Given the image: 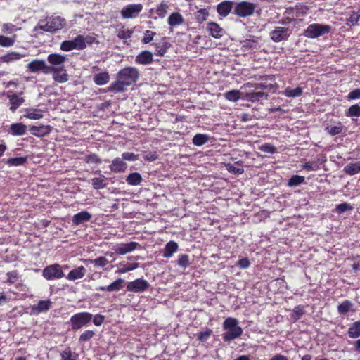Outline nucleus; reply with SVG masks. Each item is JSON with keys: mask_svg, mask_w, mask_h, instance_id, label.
Returning a JSON list of instances; mask_svg holds the SVG:
<instances>
[{"mask_svg": "<svg viewBox=\"0 0 360 360\" xmlns=\"http://www.w3.org/2000/svg\"><path fill=\"white\" fill-rule=\"evenodd\" d=\"M66 25V20L60 16H50L45 20H40L37 24V27L43 31L48 32H56L62 30Z\"/></svg>", "mask_w": 360, "mask_h": 360, "instance_id": "nucleus-1", "label": "nucleus"}, {"mask_svg": "<svg viewBox=\"0 0 360 360\" xmlns=\"http://www.w3.org/2000/svg\"><path fill=\"white\" fill-rule=\"evenodd\" d=\"M332 27L329 25L313 23L304 30L303 35L309 39H316L330 33Z\"/></svg>", "mask_w": 360, "mask_h": 360, "instance_id": "nucleus-2", "label": "nucleus"}, {"mask_svg": "<svg viewBox=\"0 0 360 360\" xmlns=\"http://www.w3.org/2000/svg\"><path fill=\"white\" fill-rule=\"evenodd\" d=\"M222 326L225 331L224 338H239L243 333V329L239 326L238 320L236 318H226L223 322Z\"/></svg>", "mask_w": 360, "mask_h": 360, "instance_id": "nucleus-3", "label": "nucleus"}, {"mask_svg": "<svg viewBox=\"0 0 360 360\" xmlns=\"http://www.w3.org/2000/svg\"><path fill=\"white\" fill-rule=\"evenodd\" d=\"M139 76V72L135 67L124 68L117 73V77L121 79V81L127 86L135 84L138 81Z\"/></svg>", "mask_w": 360, "mask_h": 360, "instance_id": "nucleus-4", "label": "nucleus"}, {"mask_svg": "<svg viewBox=\"0 0 360 360\" xmlns=\"http://www.w3.org/2000/svg\"><path fill=\"white\" fill-rule=\"evenodd\" d=\"M255 9L254 3L243 1L235 4L233 14L239 18H247L252 15Z\"/></svg>", "mask_w": 360, "mask_h": 360, "instance_id": "nucleus-5", "label": "nucleus"}, {"mask_svg": "<svg viewBox=\"0 0 360 360\" xmlns=\"http://www.w3.org/2000/svg\"><path fill=\"white\" fill-rule=\"evenodd\" d=\"M43 277L47 281L58 280L64 277L63 268L59 264L46 266L42 271Z\"/></svg>", "mask_w": 360, "mask_h": 360, "instance_id": "nucleus-6", "label": "nucleus"}, {"mask_svg": "<svg viewBox=\"0 0 360 360\" xmlns=\"http://www.w3.org/2000/svg\"><path fill=\"white\" fill-rule=\"evenodd\" d=\"M93 318V315L89 312H80L74 314L70 318V323L72 329L78 330L89 323Z\"/></svg>", "mask_w": 360, "mask_h": 360, "instance_id": "nucleus-7", "label": "nucleus"}, {"mask_svg": "<svg viewBox=\"0 0 360 360\" xmlns=\"http://www.w3.org/2000/svg\"><path fill=\"white\" fill-rule=\"evenodd\" d=\"M291 31L288 27L277 26L270 32L269 35L274 42L278 43L288 40Z\"/></svg>", "mask_w": 360, "mask_h": 360, "instance_id": "nucleus-8", "label": "nucleus"}, {"mask_svg": "<svg viewBox=\"0 0 360 360\" xmlns=\"http://www.w3.org/2000/svg\"><path fill=\"white\" fill-rule=\"evenodd\" d=\"M149 287L150 283L146 280L143 278H137L127 283V290L129 292L139 293L147 290Z\"/></svg>", "mask_w": 360, "mask_h": 360, "instance_id": "nucleus-9", "label": "nucleus"}, {"mask_svg": "<svg viewBox=\"0 0 360 360\" xmlns=\"http://www.w3.org/2000/svg\"><path fill=\"white\" fill-rule=\"evenodd\" d=\"M68 60L67 57L59 53H51L47 57V61L50 64L48 65L49 68V73L54 69H59L60 68H65L64 63Z\"/></svg>", "mask_w": 360, "mask_h": 360, "instance_id": "nucleus-10", "label": "nucleus"}, {"mask_svg": "<svg viewBox=\"0 0 360 360\" xmlns=\"http://www.w3.org/2000/svg\"><path fill=\"white\" fill-rule=\"evenodd\" d=\"M143 9L141 4H128L121 10V15L124 19L134 18L139 15Z\"/></svg>", "mask_w": 360, "mask_h": 360, "instance_id": "nucleus-11", "label": "nucleus"}, {"mask_svg": "<svg viewBox=\"0 0 360 360\" xmlns=\"http://www.w3.org/2000/svg\"><path fill=\"white\" fill-rule=\"evenodd\" d=\"M26 68L31 72H37L42 71L44 74L49 73V68L46 65V62L43 60H34L29 63Z\"/></svg>", "mask_w": 360, "mask_h": 360, "instance_id": "nucleus-12", "label": "nucleus"}, {"mask_svg": "<svg viewBox=\"0 0 360 360\" xmlns=\"http://www.w3.org/2000/svg\"><path fill=\"white\" fill-rule=\"evenodd\" d=\"M235 4L232 1H223L216 7L218 15L222 18H226L234 9Z\"/></svg>", "mask_w": 360, "mask_h": 360, "instance_id": "nucleus-13", "label": "nucleus"}, {"mask_svg": "<svg viewBox=\"0 0 360 360\" xmlns=\"http://www.w3.org/2000/svg\"><path fill=\"white\" fill-rule=\"evenodd\" d=\"M139 245V244L136 242L120 243L115 245L112 250L117 255H125L136 250Z\"/></svg>", "mask_w": 360, "mask_h": 360, "instance_id": "nucleus-14", "label": "nucleus"}, {"mask_svg": "<svg viewBox=\"0 0 360 360\" xmlns=\"http://www.w3.org/2000/svg\"><path fill=\"white\" fill-rule=\"evenodd\" d=\"M6 96L11 104L9 109L13 112H15V110L25 102V99L22 97L19 96L11 91H7Z\"/></svg>", "mask_w": 360, "mask_h": 360, "instance_id": "nucleus-15", "label": "nucleus"}, {"mask_svg": "<svg viewBox=\"0 0 360 360\" xmlns=\"http://www.w3.org/2000/svg\"><path fill=\"white\" fill-rule=\"evenodd\" d=\"M206 29L209 32L210 36L215 39H220L225 34L224 29L221 27L219 24L214 22H207Z\"/></svg>", "mask_w": 360, "mask_h": 360, "instance_id": "nucleus-16", "label": "nucleus"}, {"mask_svg": "<svg viewBox=\"0 0 360 360\" xmlns=\"http://www.w3.org/2000/svg\"><path fill=\"white\" fill-rule=\"evenodd\" d=\"M52 302L50 300H40L37 304L31 307V314L35 315L41 312L48 311L51 307Z\"/></svg>", "mask_w": 360, "mask_h": 360, "instance_id": "nucleus-17", "label": "nucleus"}, {"mask_svg": "<svg viewBox=\"0 0 360 360\" xmlns=\"http://www.w3.org/2000/svg\"><path fill=\"white\" fill-rule=\"evenodd\" d=\"M86 274V269L83 266H78L72 269L66 276V278L70 281L82 279Z\"/></svg>", "mask_w": 360, "mask_h": 360, "instance_id": "nucleus-18", "label": "nucleus"}, {"mask_svg": "<svg viewBox=\"0 0 360 360\" xmlns=\"http://www.w3.org/2000/svg\"><path fill=\"white\" fill-rule=\"evenodd\" d=\"M25 56V54H22L17 51H9L6 54L0 57V62L9 64L19 60Z\"/></svg>", "mask_w": 360, "mask_h": 360, "instance_id": "nucleus-19", "label": "nucleus"}, {"mask_svg": "<svg viewBox=\"0 0 360 360\" xmlns=\"http://www.w3.org/2000/svg\"><path fill=\"white\" fill-rule=\"evenodd\" d=\"M127 167V163L120 158H116L110 165V169L112 172L121 173L124 172Z\"/></svg>", "mask_w": 360, "mask_h": 360, "instance_id": "nucleus-20", "label": "nucleus"}, {"mask_svg": "<svg viewBox=\"0 0 360 360\" xmlns=\"http://www.w3.org/2000/svg\"><path fill=\"white\" fill-rule=\"evenodd\" d=\"M135 62L141 65H149L153 62V54L149 51H143L136 56Z\"/></svg>", "mask_w": 360, "mask_h": 360, "instance_id": "nucleus-21", "label": "nucleus"}, {"mask_svg": "<svg viewBox=\"0 0 360 360\" xmlns=\"http://www.w3.org/2000/svg\"><path fill=\"white\" fill-rule=\"evenodd\" d=\"M27 127L24 124L19 123H13L9 127L8 132L15 136H23L26 134Z\"/></svg>", "mask_w": 360, "mask_h": 360, "instance_id": "nucleus-22", "label": "nucleus"}, {"mask_svg": "<svg viewBox=\"0 0 360 360\" xmlns=\"http://www.w3.org/2000/svg\"><path fill=\"white\" fill-rule=\"evenodd\" d=\"M51 72H52L53 78L56 82L64 83L69 79V76L65 68L54 69V70L51 71Z\"/></svg>", "mask_w": 360, "mask_h": 360, "instance_id": "nucleus-23", "label": "nucleus"}, {"mask_svg": "<svg viewBox=\"0 0 360 360\" xmlns=\"http://www.w3.org/2000/svg\"><path fill=\"white\" fill-rule=\"evenodd\" d=\"M91 219V214L87 211H82L75 214L72 217V223L75 225H79L84 222L89 221Z\"/></svg>", "mask_w": 360, "mask_h": 360, "instance_id": "nucleus-24", "label": "nucleus"}, {"mask_svg": "<svg viewBox=\"0 0 360 360\" xmlns=\"http://www.w3.org/2000/svg\"><path fill=\"white\" fill-rule=\"evenodd\" d=\"M24 117L30 120H39L43 117V110L38 108H29L25 109Z\"/></svg>", "mask_w": 360, "mask_h": 360, "instance_id": "nucleus-25", "label": "nucleus"}, {"mask_svg": "<svg viewBox=\"0 0 360 360\" xmlns=\"http://www.w3.org/2000/svg\"><path fill=\"white\" fill-rule=\"evenodd\" d=\"M101 173V171H98ZM100 176L98 177H95L91 179V185L93 188L96 190L103 189L105 188L108 185L107 180L108 179L103 174H99Z\"/></svg>", "mask_w": 360, "mask_h": 360, "instance_id": "nucleus-26", "label": "nucleus"}, {"mask_svg": "<svg viewBox=\"0 0 360 360\" xmlns=\"http://www.w3.org/2000/svg\"><path fill=\"white\" fill-rule=\"evenodd\" d=\"M305 313L304 306L301 304L295 306L290 314V321L292 322L297 321Z\"/></svg>", "mask_w": 360, "mask_h": 360, "instance_id": "nucleus-27", "label": "nucleus"}, {"mask_svg": "<svg viewBox=\"0 0 360 360\" xmlns=\"http://www.w3.org/2000/svg\"><path fill=\"white\" fill-rule=\"evenodd\" d=\"M93 80L96 85L103 86L110 81V75L107 71H104L94 76Z\"/></svg>", "mask_w": 360, "mask_h": 360, "instance_id": "nucleus-28", "label": "nucleus"}, {"mask_svg": "<svg viewBox=\"0 0 360 360\" xmlns=\"http://www.w3.org/2000/svg\"><path fill=\"white\" fill-rule=\"evenodd\" d=\"M260 38L255 36H250L248 39H246L243 43V47L246 49H255L259 47V42Z\"/></svg>", "mask_w": 360, "mask_h": 360, "instance_id": "nucleus-29", "label": "nucleus"}, {"mask_svg": "<svg viewBox=\"0 0 360 360\" xmlns=\"http://www.w3.org/2000/svg\"><path fill=\"white\" fill-rule=\"evenodd\" d=\"M177 250L178 244L174 241H169L165 245L162 255L164 257L169 258Z\"/></svg>", "mask_w": 360, "mask_h": 360, "instance_id": "nucleus-30", "label": "nucleus"}, {"mask_svg": "<svg viewBox=\"0 0 360 360\" xmlns=\"http://www.w3.org/2000/svg\"><path fill=\"white\" fill-rule=\"evenodd\" d=\"M167 22L171 27H173L181 25L184 22V18L179 12H174L169 16Z\"/></svg>", "mask_w": 360, "mask_h": 360, "instance_id": "nucleus-31", "label": "nucleus"}, {"mask_svg": "<svg viewBox=\"0 0 360 360\" xmlns=\"http://www.w3.org/2000/svg\"><path fill=\"white\" fill-rule=\"evenodd\" d=\"M127 86L117 77L115 82H112L108 87V91L113 93H121L125 91Z\"/></svg>", "mask_w": 360, "mask_h": 360, "instance_id": "nucleus-32", "label": "nucleus"}, {"mask_svg": "<svg viewBox=\"0 0 360 360\" xmlns=\"http://www.w3.org/2000/svg\"><path fill=\"white\" fill-rule=\"evenodd\" d=\"M226 169L229 172L234 174H242L244 172V169L241 164V162L238 161L235 163V165L227 163L225 165Z\"/></svg>", "mask_w": 360, "mask_h": 360, "instance_id": "nucleus-33", "label": "nucleus"}, {"mask_svg": "<svg viewBox=\"0 0 360 360\" xmlns=\"http://www.w3.org/2000/svg\"><path fill=\"white\" fill-rule=\"evenodd\" d=\"M343 171L350 176L360 172V161L352 162L345 166Z\"/></svg>", "mask_w": 360, "mask_h": 360, "instance_id": "nucleus-34", "label": "nucleus"}, {"mask_svg": "<svg viewBox=\"0 0 360 360\" xmlns=\"http://www.w3.org/2000/svg\"><path fill=\"white\" fill-rule=\"evenodd\" d=\"M353 307L354 304L351 301L345 300L338 306V311L340 315H345L349 311L353 310Z\"/></svg>", "mask_w": 360, "mask_h": 360, "instance_id": "nucleus-35", "label": "nucleus"}, {"mask_svg": "<svg viewBox=\"0 0 360 360\" xmlns=\"http://www.w3.org/2000/svg\"><path fill=\"white\" fill-rule=\"evenodd\" d=\"M303 93V89L301 87H297L292 89L289 86L286 87L283 92V94L286 97L296 98L300 96Z\"/></svg>", "mask_w": 360, "mask_h": 360, "instance_id": "nucleus-36", "label": "nucleus"}, {"mask_svg": "<svg viewBox=\"0 0 360 360\" xmlns=\"http://www.w3.org/2000/svg\"><path fill=\"white\" fill-rule=\"evenodd\" d=\"M210 139V136L205 134H195L193 139V144L196 146H201L208 142Z\"/></svg>", "mask_w": 360, "mask_h": 360, "instance_id": "nucleus-37", "label": "nucleus"}, {"mask_svg": "<svg viewBox=\"0 0 360 360\" xmlns=\"http://www.w3.org/2000/svg\"><path fill=\"white\" fill-rule=\"evenodd\" d=\"M142 180L143 179L141 175L138 172H133L129 174L126 179L127 183L131 186L139 185Z\"/></svg>", "mask_w": 360, "mask_h": 360, "instance_id": "nucleus-38", "label": "nucleus"}, {"mask_svg": "<svg viewBox=\"0 0 360 360\" xmlns=\"http://www.w3.org/2000/svg\"><path fill=\"white\" fill-rule=\"evenodd\" d=\"M134 32V28L124 29V27H122L121 29H117L116 30V34L120 39L127 40L132 37Z\"/></svg>", "mask_w": 360, "mask_h": 360, "instance_id": "nucleus-39", "label": "nucleus"}, {"mask_svg": "<svg viewBox=\"0 0 360 360\" xmlns=\"http://www.w3.org/2000/svg\"><path fill=\"white\" fill-rule=\"evenodd\" d=\"M30 132L32 135L35 136H42L49 132V127L46 126H32L30 127Z\"/></svg>", "mask_w": 360, "mask_h": 360, "instance_id": "nucleus-40", "label": "nucleus"}, {"mask_svg": "<svg viewBox=\"0 0 360 360\" xmlns=\"http://www.w3.org/2000/svg\"><path fill=\"white\" fill-rule=\"evenodd\" d=\"M345 115L352 117V120L354 117H360V105L358 104L351 105L345 112Z\"/></svg>", "mask_w": 360, "mask_h": 360, "instance_id": "nucleus-41", "label": "nucleus"}, {"mask_svg": "<svg viewBox=\"0 0 360 360\" xmlns=\"http://www.w3.org/2000/svg\"><path fill=\"white\" fill-rule=\"evenodd\" d=\"M16 41V35L14 34L12 37H6L0 35V46L2 47H11Z\"/></svg>", "mask_w": 360, "mask_h": 360, "instance_id": "nucleus-42", "label": "nucleus"}, {"mask_svg": "<svg viewBox=\"0 0 360 360\" xmlns=\"http://www.w3.org/2000/svg\"><path fill=\"white\" fill-rule=\"evenodd\" d=\"M359 21H360V9L356 12L353 11L349 15V17L347 18L346 20V25L348 26H354V25H358Z\"/></svg>", "mask_w": 360, "mask_h": 360, "instance_id": "nucleus-43", "label": "nucleus"}, {"mask_svg": "<svg viewBox=\"0 0 360 360\" xmlns=\"http://www.w3.org/2000/svg\"><path fill=\"white\" fill-rule=\"evenodd\" d=\"M139 266L138 263H120V267L117 271L119 274H124L136 269Z\"/></svg>", "mask_w": 360, "mask_h": 360, "instance_id": "nucleus-44", "label": "nucleus"}, {"mask_svg": "<svg viewBox=\"0 0 360 360\" xmlns=\"http://www.w3.org/2000/svg\"><path fill=\"white\" fill-rule=\"evenodd\" d=\"M241 94L242 92L238 90H231L224 94V98L229 101L236 102L240 98Z\"/></svg>", "mask_w": 360, "mask_h": 360, "instance_id": "nucleus-45", "label": "nucleus"}, {"mask_svg": "<svg viewBox=\"0 0 360 360\" xmlns=\"http://www.w3.org/2000/svg\"><path fill=\"white\" fill-rule=\"evenodd\" d=\"M27 162V158L18 157V158H8L6 163L9 166L18 167L23 165Z\"/></svg>", "mask_w": 360, "mask_h": 360, "instance_id": "nucleus-46", "label": "nucleus"}, {"mask_svg": "<svg viewBox=\"0 0 360 360\" xmlns=\"http://www.w3.org/2000/svg\"><path fill=\"white\" fill-rule=\"evenodd\" d=\"M305 179L304 176L299 175H293L288 182V186L290 187H295L304 183Z\"/></svg>", "mask_w": 360, "mask_h": 360, "instance_id": "nucleus-47", "label": "nucleus"}, {"mask_svg": "<svg viewBox=\"0 0 360 360\" xmlns=\"http://www.w3.org/2000/svg\"><path fill=\"white\" fill-rule=\"evenodd\" d=\"M343 129V125L341 122H338V124L335 126H328L326 127V130L328 132L329 134L332 136L338 135L342 133Z\"/></svg>", "mask_w": 360, "mask_h": 360, "instance_id": "nucleus-48", "label": "nucleus"}, {"mask_svg": "<svg viewBox=\"0 0 360 360\" xmlns=\"http://www.w3.org/2000/svg\"><path fill=\"white\" fill-rule=\"evenodd\" d=\"M168 5L166 2L162 1L157 7L155 13L160 18L165 17L167 13Z\"/></svg>", "mask_w": 360, "mask_h": 360, "instance_id": "nucleus-49", "label": "nucleus"}, {"mask_svg": "<svg viewBox=\"0 0 360 360\" xmlns=\"http://www.w3.org/2000/svg\"><path fill=\"white\" fill-rule=\"evenodd\" d=\"M63 360H77L78 355L73 352L70 348H66L60 353Z\"/></svg>", "mask_w": 360, "mask_h": 360, "instance_id": "nucleus-50", "label": "nucleus"}, {"mask_svg": "<svg viewBox=\"0 0 360 360\" xmlns=\"http://www.w3.org/2000/svg\"><path fill=\"white\" fill-rule=\"evenodd\" d=\"M124 281L122 278H118L108 285L109 292H117L123 287Z\"/></svg>", "mask_w": 360, "mask_h": 360, "instance_id": "nucleus-51", "label": "nucleus"}, {"mask_svg": "<svg viewBox=\"0 0 360 360\" xmlns=\"http://www.w3.org/2000/svg\"><path fill=\"white\" fill-rule=\"evenodd\" d=\"M349 334L351 338L360 336V321L354 322L349 329Z\"/></svg>", "mask_w": 360, "mask_h": 360, "instance_id": "nucleus-52", "label": "nucleus"}, {"mask_svg": "<svg viewBox=\"0 0 360 360\" xmlns=\"http://www.w3.org/2000/svg\"><path fill=\"white\" fill-rule=\"evenodd\" d=\"M72 41L77 50H82L86 46L85 39L82 35L77 36L74 39H72Z\"/></svg>", "mask_w": 360, "mask_h": 360, "instance_id": "nucleus-53", "label": "nucleus"}, {"mask_svg": "<svg viewBox=\"0 0 360 360\" xmlns=\"http://www.w3.org/2000/svg\"><path fill=\"white\" fill-rule=\"evenodd\" d=\"M90 262L93 264L95 266L105 267L110 262L105 257H99L95 259L90 260Z\"/></svg>", "mask_w": 360, "mask_h": 360, "instance_id": "nucleus-54", "label": "nucleus"}, {"mask_svg": "<svg viewBox=\"0 0 360 360\" xmlns=\"http://www.w3.org/2000/svg\"><path fill=\"white\" fill-rule=\"evenodd\" d=\"M209 15L208 11L205 8H201L195 13V18L199 23H202L206 20Z\"/></svg>", "mask_w": 360, "mask_h": 360, "instance_id": "nucleus-55", "label": "nucleus"}, {"mask_svg": "<svg viewBox=\"0 0 360 360\" xmlns=\"http://www.w3.org/2000/svg\"><path fill=\"white\" fill-rule=\"evenodd\" d=\"M177 264L179 266L183 267L184 269L188 267L190 264V260H189L188 255L186 254H181L180 255H179V258L177 260Z\"/></svg>", "mask_w": 360, "mask_h": 360, "instance_id": "nucleus-56", "label": "nucleus"}, {"mask_svg": "<svg viewBox=\"0 0 360 360\" xmlns=\"http://www.w3.org/2000/svg\"><path fill=\"white\" fill-rule=\"evenodd\" d=\"M60 49L63 51H70L72 50L76 49V47L72 40H67L61 43Z\"/></svg>", "mask_w": 360, "mask_h": 360, "instance_id": "nucleus-57", "label": "nucleus"}, {"mask_svg": "<svg viewBox=\"0 0 360 360\" xmlns=\"http://www.w3.org/2000/svg\"><path fill=\"white\" fill-rule=\"evenodd\" d=\"M259 149L264 153L274 154L276 152V148L271 143H264L259 146Z\"/></svg>", "mask_w": 360, "mask_h": 360, "instance_id": "nucleus-58", "label": "nucleus"}, {"mask_svg": "<svg viewBox=\"0 0 360 360\" xmlns=\"http://www.w3.org/2000/svg\"><path fill=\"white\" fill-rule=\"evenodd\" d=\"M302 169L307 172L316 171L319 169V165L315 161H309L302 165Z\"/></svg>", "mask_w": 360, "mask_h": 360, "instance_id": "nucleus-59", "label": "nucleus"}, {"mask_svg": "<svg viewBox=\"0 0 360 360\" xmlns=\"http://www.w3.org/2000/svg\"><path fill=\"white\" fill-rule=\"evenodd\" d=\"M85 161L87 163H93L96 165H99L101 163V160L99 158V157L94 153L86 155Z\"/></svg>", "mask_w": 360, "mask_h": 360, "instance_id": "nucleus-60", "label": "nucleus"}, {"mask_svg": "<svg viewBox=\"0 0 360 360\" xmlns=\"http://www.w3.org/2000/svg\"><path fill=\"white\" fill-rule=\"evenodd\" d=\"M155 34L156 33L153 31L148 30H146L144 32V36L141 40L142 43L145 44L150 43L153 39V37Z\"/></svg>", "mask_w": 360, "mask_h": 360, "instance_id": "nucleus-61", "label": "nucleus"}, {"mask_svg": "<svg viewBox=\"0 0 360 360\" xmlns=\"http://www.w3.org/2000/svg\"><path fill=\"white\" fill-rule=\"evenodd\" d=\"M18 30V28L11 23H4L2 26V31L7 34H12Z\"/></svg>", "mask_w": 360, "mask_h": 360, "instance_id": "nucleus-62", "label": "nucleus"}, {"mask_svg": "<svg viewBox=\"0 0 360 360\" xmlns=\"http://www.w3.org/2000/svg\"><path fill=\"white\" fill-rule=\"evenodd\" d=\"M352 206L349 204V203H347V202H343V203H340L339 205H338L336 206V211L339 213V214H342L343 212H345L348 210H352Z\"/></svg>", "mask_w": 360, "mask_h": 360, "instance_id": "nucleus-63", "label": "nucleus"}, {"mask_svg": "<svg viewBox=\"0 0 360 360\" xmlns=\"http://www.w3.org/2000/svg\"><path fill=\"white\" fill-rule=\"evenodd\" d=\"M347 100H356L360 99V89H355L351 91L347 97Z\"/></svg>", "mask_w": 360, "mask_h": 360, "instance_id": "nucleus-64", "label": "nucleus"}]
</instances>
